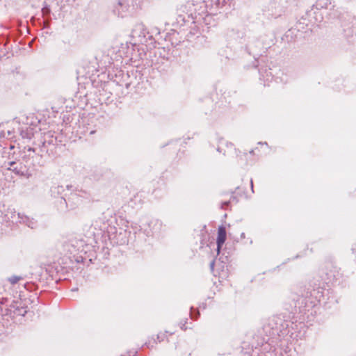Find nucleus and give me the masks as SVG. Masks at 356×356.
Instances as JSON below:
<instances>
[{
    "instance_id": "5",
    "label": "nucleus",
    "mask_w": 356,
    "mask_h": 356,
    "mask_svg": "<svg viewBox=\"0 0 356 356\" xmlns=\"http://www.w3.org/2000/svg\"><path fill=\"white\" fill-rule=\"evenodd\" d=\"M26 221L24 222L31 228H34L35 226V222L33 220V219H29V218L26 217Z\"/></svg>"
},
{
    "instance_id": "3",
    "label": "nucleus",
    "mask_w": 356,
    "mask_h": 356,
    "mask_svg": "<svg viewBox=\"0 0 356 356\" xmlns=\"http://www.w3.org/2000/svg\"><path fill=\"white\" fill-rule=\"evenodd\" d=\"M226 240V230L225 227L223 226H220L218 230V237H217V254H219L220 252V249L223 243Z\"/></svg>"
},
{
    "instance_id": "8",
    "label": "nucleus",
    "mask_w": 356,
    "mask_h": 356,
    "mask_svg": "<svg viewBox=\"0 0 356 356\" xmlns=\"http://www.w3.org/2000/svg\"><path fill=\"white\" fill-rule=\"evenodd\" d=\"M26 313V309H24V310L23 311V313H22V315H24Z\"/></svg>"
},
{
    "instance_id": "10",
    "label": "nucleus",
    "mask_w": 356,
    "mask_h": 356,
    "mask_svg": "<svg viewBox=\"0 0 356 356\" xmlns=\"http://www.w3.org/2000/svg\"><path fill=\"white\" fill-rule=\"evenodd\" d=\"M251 186H252V188L253 187V182L252 181H251Z\"/></svg>"
},
{
    "instance_id": "9",
    "label": "nucleus",
    "mask_w": 356,
    "mask_h": 356,
    "mask_svg": "<svg viewBox=\"0 0 356 356\" xmlns=\"http://www.w3.org/2000/svg\"><path fill=\"white\" fill-rule=\"evenodd\" d=\"M122 4H123V3H122V2H121V1H120V2L118 3V5H119V6H122Z\"/></svg>"
},
{
    "instance_id": "2",
    "label": "nucleus",
    "mask_w": 356,
    "mask_h": 356,
    "mask_svg": "<svg viewBox=\"0 0 356 356\" xmlns=\"http://www.w3.org/2000/svg\"><path fill=\"white\" fill-rule=\"evenodd\" d=\"M8 170L13 171L14 173L19 176H24L28 172V169L26 165H23L22 163L17 164L15 161H11L8 163Z\"/></svg>"
},
{
    "instance_id": "7",
    "label": "nucleus",
    "mask_w": 356,
    "mask_h": 356,
    "mask_svg": "<svg viewBox=\"0 0 356 356\" xmlns=\"http://www.w3.org/2000/svg\"><path fill=\"white\" fill-rule=\"evenodd\" d=\"M6 301H7V298H2L1 299H0V304H4Z\"/></svg>"
},
{
    "instance_id": "1",
    "label": "nucleus",
    "mask_w": 356,
    "mask_h": 356,
    "mask_svg": "<svg viewBox=\"0 0 356 356\" xmlns=\"http://www.w3.org/2000/svg\"><path fill=\"white\" fill-rule=\"evenodd\" d=\"M30 159L33 160V165H44L42 157L40 154L35 153V149L31 147L24 148V155L22 156L23 161L28 163Z\"/></svg>"
},
{
    "instance_id": "4",
    "label": "nucleus",
    "mask_w": 356,
    "mask_h": 356,
    "mask_svg": "<svg viewBox=\"0 0 356 356\" xmlns=\"http://www.w3.org/2000/svg\"><path fill=\"white\" fill-rule=\"evenodd\" d=\"M21 280H22V277L17 275H13L8 278V281L11 284H15Z\"/></svg>"
},
{
    "instance_id": "6",
    "label": "nucleus",
    "mask_w": 356,
    "mask_h": 356,
    "mask_svg": "<svg viewBox=\"0 0 356 356\" xmlns=\"http://www.w3.org/2000/svg\"><path fill=\"white\" fill-rule=\"evenodd\" d=\"M49 12V9L47 7H44L42 8L43 14H47Z\"/></svg>"
}]
</instances>
